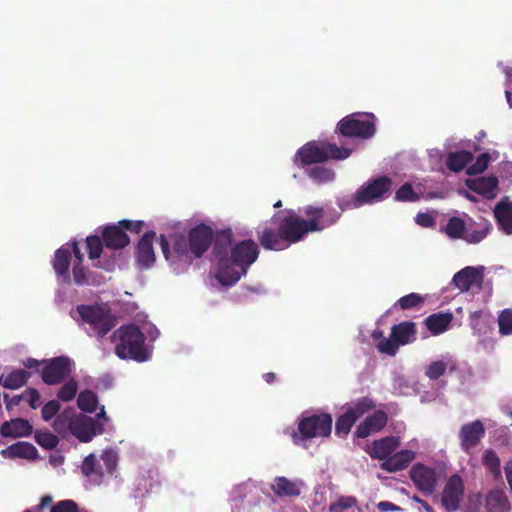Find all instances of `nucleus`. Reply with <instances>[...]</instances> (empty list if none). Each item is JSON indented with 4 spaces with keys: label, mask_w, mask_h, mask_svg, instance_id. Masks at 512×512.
Wrapping results in <instances>:
<instances>
[{
    "label": "nucleus",
    "mask_w": 512,
    "mask_h": 512,
    "mask_svg": "<svg viewBox=\"0 0 512 512\" xmlns=\"http://www.w3.org/2000/svg\"><path fill=\"white\" fill-rule=\"evenodd\" d=\"M304 219L294 209H284L272 217L277 230L265 227L258 236L260 245L265 250L281 251L298 243L310 233L321 232L334 225L340 218L335 209L307 205L303 209Z\"/></svg>",
    "instance_id": "f257e3e1"
},
{
    "label": "nucleus",
    "mask_w": 512,
    "mask_h": 512,
    "mask_svg": "<svg viewBox=\"0 0 512 512\" xmlns=\"http://www.w3.org/2000/svg\"><path fill=\"white\" fill-rule=\"evenodd\" d=\"M232 236L231 229L217 232L213 247V255L218 260L216 279L223 286H232L246 276L260 253L255 241L248 239L233 245Z\"/></svg>",
    "instance_id": "f03ea898"
},
{
    "label": "nucleus",
    "mask_w": 512,
    "mask_h": 512,
    "mask_svg": "<svg viewBox=\"0 0 512 512\" xmlns=\"http://www.w3.org/2000/svg\"><path fill=\"white\" fill-rule=\"evenodd\" d=\"M113 340L116 341L115 354L120 359H132L137 362L148 360L146 337L138 326L129 324L119 327L113 333Z\"/></svg>",
    "instance_id": "7ed1b4c3"
},
{
    "label": "nucleus",
    "mask_w": 512,
    "mask_h": 512,
    "mask_svg": "<svg viewBox=\"0 0 512 512\" xmlns=\"http://www.w3.org/2000/svg\"><path fill=\"white\" fill-rule=\"evenodd\" d=\"M332 422V416L328 413L303 415L298 421L297 430L291 433L293 443L298 445L304 440L328 437L331 434Z\"/></svg>",
    "instance_id": "20e7f679"
},
{
    "label": "nucleus",
    "mask_w": 512,
    "mask_h": 512,
    "mask_svg": "<svg viewBox=\"0 0 512 512\" xmlns=\"http://www.w3.org/2000/svg\"><path fill=\"white\" fill-rule=\"evenodd\" d=\"M375 121L373 113H351L337 123L336 132L347 138L369 139L376 132Z\"/></svg>",
    "instance_id": "39448f33"
},
{
    "label": "nucleus",
    "mask_w": 512,
    "mask_h": 512,
    "mask_svg": "<svg viewBox=\"0 0 512 512\" xmlns=\"http://www.w3.org/2000/svg\"><path fill=\"white\" fill-rule=\"evenodd\" d=\"M77 311L83 322L88 325L86 331L90 336L103 338L115 326L113 316L99 306L82 304L77 306Z\"/></svg>",
    "instance_id": "423d86ee"
},
{
    "label": "nucleus",
    "mask_w": 512,
    "mask_h": 512,
    "mask_svg": "<svg viewBox=\"0 0 512 512\" xmlns=\"http://www.w3.org/2000/svg\"><path fill=\"white\" fill-rule=\"evenodd\" d=\"M392 184V179L387 176H380L363 184L353 197V206L361 207L384 200L390 193Z\"/></svg>",
    "instance_id": "0eeeda50"
},
{
    "label": "nucleus",
    "mask_w": 512,
    "mask_h": 512,
    "mask_svg": "<svg viewBox=\"0 0 512 512\" xmlns=\"http://www.w3.org/2000/svg\"><path fill=\"white\" fill-rule=\"evenodd\" d=\"M71 372V359L67 356H58L46 362L41 372V378L47 385H56L68 378Z\"/></svg>",
    "instance_id": "6e6552de"
},
{
    "label": "nucleus",
    "mask_w": 512,
    "mask_h": 512,
    "mask_svg": "<svg viewBox=\"0 0 512 512\" xmlns=\"http://www.w3.org/2000/svg\"><path fill=\"white\" fill-rule=\"evenodd\" d=\"M409 475L415 487L425 495H431L435 492L438 485V475L435 468L417 463L411 468Z\"/></svg>",
    "instance_id": "1a4fd4ad"
},
{
    "label": "nucleus",
    "mask_w": 512,
    "mask_h": 512,
    "mask_svg": "<svg viewBox=\"0 0 512 512\" xmlns=\"http://www.w3.org/2000/svg\"><path fill=\"white\" fill-rule=\"evenodd\" d=\"M214 238L213 229L205 224H199L188 232L191 255L200 258L209 249Z\"/></svg>",
    "instance_id": "9d476101"
},
{
    "label": "nucleus",
    "mask_w": 512,
    "mask_h": 512,
    "mask_svg": "<svg viewBox=\"0 0 512 512\" xmlns=\"http://www.w3.org/2000/svg\"><path fill=\"white\" fill-rule=\"evenodd\" d=\"M463 495L464 485L462 478L458 474H454L448 479L443 489L441 503L447 511H456L460 506Z\"/></svg>",
    "instance_id": "9b49d317"
},
{
    "label": "nucleus",
    "mask_w": 512,
    "mask_h": 512,
    "mask_svg": "<svg viewBox=\"0 0 512 512\" xmlns=\"http://www.w3.org/2000/svg\"><path fill=\"white\" fill-rule=\"evenodd\" d=\"M104 431L103 423L92 417L77 415L71 434L81 442H90L97 434Z\"/></svg>",
    "instance_id": "f8f14e48"
},
{
    "label": "nucleus",
    "mask_w": 512,
    "mask_h": 512,
    "mask_svg": "<svg viewBox=\"0 0 512 512\" xmlns=\"http://www.w3.org/2000/svg\"><path fill=\"white\" fill-rule=\"evenodd\" d=\"M387 422V413L383 410H376L357 426L354 434L357 438L364 439L373 433L380 432L387 425Z\"/></svg>",
    "instance_id": "ddd939ff"
},
{
    "label": "nucleus",
    "mask_w": 512,
    "mask_h": 512,
    "mask_svg": "<svg viewBox=\"0 0 512 512\" xmlns=\"http://www.w3.org/2000/svg\"><path fill=\"white\" fill-rule=\"evenodd\" d=\"M485 436V427L480 420H475L461 427L459 438L461 447L465 452L476 447L480 440Z\"/></svg>",
    "instance_id": "4468645a"
},
{
    "label": "nucleus",
    "mask_w": 512,
    "mask_h": 512,
    "mask_svg": "<svg viewBox=\"0 0 512 512\" xmlns=\"http://www.w3.org/2000/svg\"><path fill=\"white\" fill-rule=\"evenodd\" d=\"M156 237L154 231L146 232L139 240L136 247V260L141 268L148 269L155 262V253L153 249V241Z\"/></svg>",
    "instance_id": "2eb2a0df"
},
{
    "label": "nucleus",
    "mask_w": 512,
    "mask_h": 512,
    "mask_svg": "<svg viewBox=\"0 0 512 512\" xmlns=\"http://www.w3.org/2000/svg\"><path fill=\"white\" fill-rule=\"evenodd\" d=\"M483 267L477 269L467 266L455 273L452 282L462 292H468L474 285H480L483 281Z\"/></svg>",
    "instance_id": "dca6fc26"
},
{
    "label": "nucleus",
    "mask_w": 512,
    "mask_h": 512,
    "mask_svg": "<svg viewBox=\"0 0 512 512\" xmlns=\"http://www.w3.org/2000/svg\"><path fill=\"white\" fill-rule=\"evenodd\" d=\"M102 239L105 246L112 250L123 249L130 243V238L121 228L119 222L115 225L106 226L102 231Z\"/></svg>",
    "instance_id": "f3484780"
},
{
    "label": "nucleus",
    "mask_w": 512,
    "mask_h": 512,
    "mask_svg": "<svg viewBox=\"0 0 512 512\" xmlns=\"http://www.w3.org/2000/svg\"><path fill=\"white\" fill-rule=\"evenodd\" d=\"M415 456L416 454L412 450H400L398 452L392 453L390 457L385 459V461L380 464V468L389 473L404 470L415 459Z\"/></svg>",
    "instance_id": "a211bd4d"
},
{
    "label": "nucleus",
    "mask_w": 512,
    "mask_h": 512,
    "mask_svg": "<svg viewBox=\"0 0 512 512\" xmlns=\"http://www.w3.org/2000/svg\"><path fill=\"white\" fill-rule=\"evenodd\" d=\"M298 158L302 165L323 163L327 161V153L324 151V146L319 147L315 142H308L297 151L296 164Z\"/></svg>",
    "instance_id": "6ab92c4d"
},
{
    "label": "nucleus",
    "mask_w": 512,
    "mask_h": 512,
    "mask_svg": "<svg viewBox=\"0 0 512 512\" xmlns=\"http://www.w3.org/2000/svg\"><path fill=\"white\" fill-rule=\"evenodd\" d=\"M400 441L398 437L387 436L379 440L373 441L369 455L373 459L383 460L387 459L399 447Z\"/></svg>",
    "instance_id": "aec40b11"
},
{
    "label": "nucleus",
    "mask_w": 512,
    "mask_h": 512,
    "mask_svg": "<svg viewBox=\"0 0 512 512\" xmlns=\"http://www.w3.org/2000/svg\"><path fill=\"white\" fill-rule=\"evenodd\" d=\"M33 432V427L30 422L23 418H15L6 421L1 425L0 434L3 437H27Z\"/></svg>",
    "instance_id": "412c9836"
},
{
    "label": "nucleus",
    "mask_w": 512,
    "mask_h": 512,
    "mask_svg": "<svg viewBox=\"0 0 512 512\" xmlns=\"http://www.w3.org/2000/svg\"><path fill=\"white\" fill-rule=\"evenodd\" d=\"M302 481H292L284 476H278L271 485V490L278 497H298L302 493Z\"/></svg>",
    "instance_id": "4be33fe9"
},
{
    "label": "nucleus",
    "mask_w": 512,
    "mask_h": 512,
    "mask_svg": "<svg viewBox=\"0 0 512 512\" xmlns=\"http://www.w3.org/2000/svg\"><path fill=\"white\" fill-rule=\"evenodd\" d=\"M71 258L72 252L70 249L62 246L55 251L54 259L52 262L55 273L66 283H70L69 270L71 265Z\"/></svg>",
    "instance_id": "5701e85b"
},
{
    "label": "nucleus",
    "mask_w": 512,
    "mask_h": 512,
    "mask_svg": "<svg viewBox=\"0 0 512 512\" xmlns=\"http://www.w3.org/2000/svg\"><path fill=\"white\" fill-rule=\"evenodd\" d=\"M416 335V324L412 321H404L393 325L390 333V336L398 342L400 346L414 342Z\"/></svg>",
    "instance_id": "b1692460"
},
{
    "label": "nucleus",
    "mask_w": 512,
    "mask_h": 512,
    "mask_svg": "<svg viewBox=\"0 0 512 512\" xmlns=\"http://www.w3.org/2000/svg\"><path fill=\"white\" fill-rule=\"evenodd\" d=\"M4 458H25L36 459L38 456L37 449L28 442H17L0 451Z\"/></svg>",
    "instance_id": "393cba45"
},
{
    "label": "nucleus",
    "mask_w": 512,
    "mask_h": 512,
    "mask_svg": "<svg viewBox=\"0 0 512 512\" xmlns=\"http://www.w3.org/2000/svg\"><path fill=\"white\" fill-rule=\"evenodd\" d=\"M498 183L496 176H484L468 181V187L486 198H493L495 190L498 188Z\"/></svg>",
    "instance_id": "a878e982"
},
{
    "label": "nucleus",
    "mask_w": 512,
    "mask_h": 512,
    "mask_svg": "<svg viewBox=\"0 0 512 512\" xmlns=\"http://www.w3.org/2000/svg\"><path fill=\"white\" fill-rule=\"evenodd\" d=\"M494 216L502 231L512 234V202L501 200L494 209Z\"/></svg>",
    "instance_id": "bb28decb"
},
{
    "label": "nucleus",
    "mask_w": 512,
    "mask_h": 512,
    "mask_svg": "<svg viewBox=\"0 0 512 512\" xmlns=\"http://www.w3.org/2000/svg\"><path fill=\"white\" fill-rule=\"evenodd\" d=\"M452 319L451 313L439 312L429 315L425 319V325L433 335H439L449 328Z\"/></svg>",
    "instance_id": "cd10ccee"
},
{
    "label": "nucleus",
    "mask_w": 512,
    "mask_h": 512,
    "mask_svg": "<svg viewBox=\"0 0 512 512\" xmlns=\"http://www.w3.org/2000/svg\"><path fill=\"white\" fill-rule=\"evenodd\" d=\"M486 507L488 512H509L511 509L506 494L499 489L492 490L487 494Z\"/></svg>",
    "instance_id": "c85d7f7f"
},
{
    "label": "nucleus",
    "mask_w": 512,
    "mask_h": 512,
    "mask_svg": "<svg viewBox=\"0 0 512 512\" xmlns=\"http://www.w3.org/2000/svg\"><path fill=\"white\" fill-rule=\"evenodd\" d=\"M30 378V373L24 369H15L7 375L0 376V385L6 389H19L23 387Z\"/></svg>",
    "instance_id": "c756f323"
},
{
    "label": "nucleus",
    "mask_w": 512,
    "mask_h": 512,
    "mask_svg": "<svg viewBox=\"0 0 512 512\" xmlns=\"http://www.w3.org/2000/svg\"><path fill=\"white\" fill-rule=\"evenodd\" d=\"M76 418L77 415H75L74 409L71 407L66 408L55 417L52 427L60 435H64L67 432L71 433Z\"/></svg>",
    "instance_id": "7c9ffc66"
},
{
    "label": "nucleus",
    "mask_w": 512,
    "mask_h": 512,
    "mask_svg": "<svg viewBox=\"0 0 512 512\" xmlns=\"http://www.w3.org/2000/svg\"><path fill=\"white\" fill-rule=\"evenodd\" d=\"M473 160V154L467 150L450 152L446 159V166L450 171L460 172Z\"/></svg>",
    "instance_id": "2f4dec72"
},
{
    "label": "nucleus",
    "mask_w": 512,
    "mask_h": 512,
    "mask_svg": "<svg viewBox=\"0 0 512 512\" xmlns=\"http://www.w3.org/2000/svg\"><path fill=\"white\" fill-rule=\"evenodd\" d=\"M77 405L80 410L87 413H93L97 409L98 397L92 390L85 389L79 393Z\"/></svg>",
    "instance_id": "473e14b6"
},
{
    "label": "nucleus",
    "mask_w": 512,
    "mask_h": 512,
    "mask_svg": "<svg viewBox=\"0 0 512 512\" xmlns=\"http://www.w3.org/2000/svg\"><path fill=\"white\" fill-rule=\"evenodd\" d=\"M425 300L426 297L418 293H410L399 298L395 306L398 305L401 310L419 309L424 305Z\"/></svg>",
    "instance_id": "72a5a7b5"
},
{
    "label": "nucleus",
    "mask_w": 512,
    "mask_h": 512,
    "mask_svg": "<svg viewBox=\"0 0 512 512\" xmlns=\"http://www.w3.org/2000/svg\"><path fill=\"white\" fill-rule=\"evenodd\" d=\"M356 421V417L353 415L352 411L346 410L336 420L335 433L338 436L347 435Z\"/></svg>",
    "instance_id": "f704fd0d"
},
{
    "label": "nucleus",
    "mask_w": 512,
    "mask_h": 512,
    "mask_svg": "<svg viewBox=\"0 0 512 512\" xmlns=\"http://www.w3.org/2000/svg\"><path fill=\"white\" fill-rule=\"evenodd\" d=\"M376 407L375 401L370 397H362L352 403L347 410L352 411L356 420Z\"/></svg>",
    "instance_id": "c9c22d12"
},
{
    "label": "nucleus",
    "mask_w": 512,
    "mask_h": 512,
    "mask_svg": "<svg viewBox=\"0 0 512 512\" xmlns=\"http://www.w3.org/2000/svg\"><path fill=\"white\" fill-rule=\"evenodd\" d=\"M483 465L490 471L495 479L501 477L500 459L494 450H486L483 454Z\"/></svg>",
    "instance_id": "e433bc0d"
},
{
    "label": "nucleus",
    "mask_w": 512,
    "mask_h": 512,
    "mask_svg": "<svg viewBox=\"0 0 512 512\" xmlns=\"http://www.w3.org/2000/svg\"><path fill=\"white\" fill-rule=\"evenodd\" d=\"M465 222L459 217H451L446 225V233L450 238H463L466 232Z\"/></svg>",
    "instance_id": "4c0bfd02"
},
{
    "label": "nucleus",
    "mask_w": 512,
    "mask_h": 512,
    "mask_svg": "<svg viewBox=\"0 0 512 512\" xmlns=\"http://www.w3.org/2000/svg\"><path fill=\"white\" fill-rule=\"evenodd\" d=\"M324 151L327 153V160H345L349 158L352 153V149L346 147H338L334 143L325 144Z\"/></svg>",
    "instance_id": "58836bf2"
},
{
    "label": "nucleus",
    "mask_w": 512,
    "mask_h": 512,
    "mask_svg": "<svg viewBox=\"0 0 512 512\" xmlns=\"http://www.w3.org/2000/svg\"><path fill=\"white\" fill-rule=\"evenodd\" d=\"M308 175L318 183L330 182L335 178V172L332 169L323 166H316L310 169Z\"/></svg>",
    "instance_id": "ea45409f"
},
{
    "label": "nucleus",
    "mask_w": 512,
    "mask_h": 512,
    "mask_svg": "<svg viewBox=\"0 0 512 512\" xmlns=\"http://www.w3.org/2000/svg\"><path fill=\"white\" fill-rule=\"evenodd\" d=\"M104 241L97 235H91L86 238V246L89 258L98 259L103 251Z\"/></svg>",
    "instance_id": "a19ab883"
},
{
    "label": "nucleus",
    "mask_w": 512,
    "mask_h": 512,
    "mask_svg": "<svg viewBox=\"0 0 512 512\" xmlns=\"http://www.w3.org/2000/svg\"><path fill=\"white\" fill-rule=\"evenodd\" d=\"M420 199L410 183H404L396 191L395 200L399 202H416Z\"/></svg>",
    "instance_id": "79ce46f5"
},
{
    "label": "nucleus",
    "mask_w": 512,
    "mask_h": 512,
    "mask_svg": "<svg viewBox=\"0 0 512 512\" xmlns=\"http://www.w3.org/2000/svg\"><path fill=\"white\" fill-rule=\"evenodd\" d=\"M34 438L37 444L45 449H53L59 443L58 437L49 431H36Z\"/></svg>",
    "instance_id": "37998d69"
},
{
    "label": "nucleus",
    "mask_w": 512,
    "mask_h": 512,
    "mask_svg": "<svg viewBox=\"0 0 512 512\" xmlns=\"http://www.w3.org/2000/svg\"><path fill=\"white\" fill-rule=\"evenodd\" d=\"M78 391V384L75 379H69L58 391L57 397L64 402L74 399Z\"/></svg>",
    "instance_id": "c03bdc74"
},
{
    "label": "nucleus",
    "mask_w": 512,
    "mask_h": 512,
    "mask_svg": "<svg viewBox=\"0 0 512 512\" xmlns=\"http://www.w3.org/2000/svg\"><path fill=\"white\" fill-rule=\"evenodd\" d=\"M173 251L177 257H187L190 252L189 239L183 235H174L172 238Z\"/></svg>",
    "instance_id": "a18cd8bd"
},
{
    "label": "nucleus",
    "mask_w": 512,
    "mask_h": 512,
    "mask_svg": "<svg viewBox=\"0 0 512 512\" xmlns=\"http://www.w3.org/2000/svg\"><path fill=\"white\" fill-rule=\"evenodd\" d=\"M490 162V155L488 153L480 154L474 163L467 167V174L470 176L478 175L483 173Z\"/></svg>",
    "instance_id": "49530a36"
},
{
    "label": "nucleus",
    "mask_w": 512,
    "mask_h": 512,
    "mask_svg": "<svg viewBox=\"0 0 512 512\" xmlns=\"http://www.w3.org/2000/svg\"><path fill=\"white\" fill-rule=\"evenodd\" d=\"M499 332L502 335L512 334V309H504L498 316Z\"/></svg>",
    "instance_id": "de8ad7c7"
},
{
    "label": "nucleus",
    "mask_w": 512,
    "mask_h": 512,
    "mask_svg": "<svg viewBox=\"0 0 512 512\" xmlns=\"http://www.w3.org/2000/svg\"><path fill=\"white\" fill-rule=\"evenodd\" d=\"M447 370V363L442 361V360H437V361H433L431 362L426 370H425V375L430 379V380H437L439 379L442 375H444V373L446 372Z\"/></svg>",
    "instance_id": "09e8293b"
},
{
    "label": "nucleus",
    "mask_w": 512,
    "mask_h": 512,
    "mask_svg": "<svg viewBox=\"0 0 512 512\" xmlns=\"http://www.w3.org/2000/svg\"><path fill=\"white\" fill-rule=\"evenodd\" d=\"M490 231V225L485 223L484 227L477 230L468 228L465 232L464 239L469 243H479L488 235Z\"/></svg>",
    "instance_id": "8fccbe9b"
},
{
    "label": "nucleus",
    "mask_w": 512,
    "mask_h": 512,
    "mask_svg": "<svg viewBox=\"0 0 512 512\" xmlns=\"http://www.w3.org/2000/svg\"><path fill=\"white\" fill-rule=\"evenodd\" d=\"M356 504V499L352 496H342L337 502L329 506V512H343L352 508Z\"/></svg>",
    "instance_id": "3c124183"
},
{
    "label": "nucleus",
    "mask_w": 512,
    "mask_h": 512,
    "mask_svg": "<svg viewBox=\"0 0 512 512\" xmlns=\"http://www.w3.org/2000/svg\"><path fill=\"white\" fill-rule=\"evenodd\" d=\"M50 512H81V510L75 501L65 499L53 505Z\"/></svg>",
    "instance_id": "603ef678"
},
{
    "label": "nucleus",
    "mask_w": 512,
    "mask_h": 512,
    "mask_svg": "<svg viewBox=\"0 0 512 512\" xmlns=\"http://www.w3.org/2000/svg\"><path fill=\"white\" fill-rule=\"evenodd\" d=\"M60 410V403L58 400H51L47 402L41 410V416L44 421H49L58 415Z\"/></svg>",
    "instance_id": "864d4df0"
},
{
    "label": "nucleus",
    "mask_w": 512,
    "mask_h": 512,
    "mask_svg": "<svg viewBox=\"0 0 512 512\" xmlns=\"http://www.w3.org/2000/svg\"><path fill=\"white\" fill-rule=\"evenodd\" d=\"M398 342H396L391 336L389 339H383L377 345L378 350L381 353L387 354L389 356H394L399 348Z\"/></svg>",
    "instance_id": "5fc2aeb1"
},
{
    "label": "nucleus",
    "mask_w": 512,
    "mask_h": 512,
    "mask_svg": "<svg viewBox=\"0 0 512 512\" xmlns=\"http://www.w3.org/2000/svg\"><path fill=\"white\" fill-rule=\"evenodd\" d=\"M96 466H97V459H96L95 455L90 454L84 458L82 465H81V471L85 476L89 477V476L97 473Z\"/></svg>",
    "instance_id": "6e6d98bb"
},
{
    "label": "nucleus",
    "mask_w": 512,
    "mask_h": 512,
    "mask_svg": "<svg viewBox=\"0 0 512 512\" xmlns=\"http://www.w3.org/2000/svg\"><path fill=\"white\" fill-rule=\"evenodd\" d=\"M119 225L124 231L139 234L144 227V222L142 220L123 219L119 221Z\"/></svg>",
    "instance_id": "4d7b16f0"
},
{
    "label": "nucleus",
    "mask_w": 512,
    "mask_h": 512,
    "mask_svg": "<svg viewBox=\"0 0 512 512\" xmlns=\"http://www.w3.org/2000/svg\"><path fill=\"white\" fill-rule=\"evenodd\" d=\"M73 278L76 284L82 285L86 281V269L82 263H74L73 265Z\"/></svg>",
    "instance_id": "13d9d810"
},
{
    "label": "nucleus",
    "mask_w": 512,
    "mask_h": 512,
    "mask_svg": "<svg viewBox=\"0 0 512 512\" xmlns=\"http://www.w3.org/2000/svg\"><path fill=\"white\" fill-rule=\"evenodd\" d=\"M24 394L29 396L28 403L32 409L40 406V393L37 389L29 387L25 390Z\"/></svg>",
    "instance_id": "bf43d9fd"
},
{
    "label": "nucleus",
    "mask_w": 512,
    "mask_h": 512,
    "mask_svg": "<svg viewBox=\"0 0 512 512\" xmlns=\"http://www.w3.org/2000/svg\"><path fill=\"white\" fill-rule=\"evenodd\" d=\"M415 220L418 225L426 228L435 224L434 218L429 213H418Z\"/></svg>",
    "instance_id": "052dcab7"
},
{
    "label": "nucleus",
    "mask_w": 512,
    "mask_h": 512,
    "mask_svg": "<svg viewBox=\"0 0 512 512\" xmlns=\"http://www.w3.org/2000/svg\"><path fill=\"white\" fill-rule=\"evenodd\" d=\"M159 243L161 246L162 253L166 260H170V243L165 235L161 234L159 237Z\"/></svg>",
    "instance_id": "680f3d73"
},
{
    "label": "nucleus",
    "mask_w": 512,
    "mask_h": 512,
    "mask_svg": "<svg viewBox=\"0 0 512 512\" xmlns=\"http://www.w3.org/2000/svg\"><path fill=\"white\" fill-rule=\"evenodd\" d=\"M377 508L382 512H388V511H400L401 508L392 502L389 501H381L377 504Z\"/></svg>",
    "instance_id": "e2e57ef3"
},
{
    "label": "nucleus",
    "mask_w": 512,
    "mask_h": 512,
    "mask_svg": "<svg viewBox=\"0 0 512 512\" xmlns=\"http://www.w3.org/2000/svg\"><path fill=\"white\" fill-rule=\"evenodd\" d=\"M22 400V395H15L12 398H9L8 394H4V401L6 403V408L9 410L14 406H18Z\"/></svg>",
    "instance_id": "0e129e2a"
},
{
    "label": "nucleus",
    "mask_w": 512,
    "mask_h": 512,
    "mask_svg": "<svg viewBox=\"0 0 512 512\" xmlns=\"http://www.w3.org/2000/svg\"><path fill=\"white\" fill-rule=\"evenodd\" d=\"M71 245H72L73 255H74L75 259H76L75 263H82L83 259H84V255L81 252V249L79 248L78 242L77 241H73Z\"/></svg>",
    "instance_id": "69168bd1"
},
{
    "label": "nucleus",
    "mask_w": 512,
    "mask_h": 512,
    "mask_svg": "<svg viewBox=\"0 0 512 512\" xmlns=\"http://www.w3.org/2000/svg\"><path fill=\"white\" fill-rule=\"evenodd\" d=\"M53 498L50 495H45L41 498L39 505L37 506L38 510L41 511L47 506H53Z\"/></svg>",
    "instance_id": "338daca9"
},
{
    "label": "nucleus",
    "mask_w": 512,
    "mask_h": 512,
    "mask_svg": "<svg viewBox=\"0 0 512 512\" xmlns=\"http://www.w3.org/2000/svg\"><path fill=\"white\" fill-rule=\"evenodd\" d=\"M506 479L512 492V464L505 466Z\"/></svg>",
    "instance_id": "774afa93"
}]
</instances>
